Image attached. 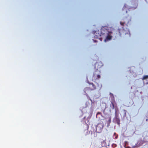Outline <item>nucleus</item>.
<instances>
[{"instance_id": "obj_1", "label": "nucleus", "mask_w": 148, "mask_h": 148, "mask_svg": "<svg viewBox=\"0 0 148 148\" xmlns=\"http://www.w3.org/2000/svg\"><path fill=\"white\" fill-rule=\"evenodd\" d=\"M103 64L101 62H97L95 64V69L96 71L94 73L92 77L89 78V80L88 79V83L89 84V87L85 88L84 89V92L86 94L91 90L96 89L100 90L102 88V85L100 82L97 83L94 81L93 82L91 83L90 82V81H96L101 77L100 75L97 74L96 72L98 71V69L101 68Z\"/></svg>"}, {"instance_id": "obj_2", "label": "nucleus", "mask_w": 148, "mask_h": 148, "mask_svg": "<svg viewBox=\"0 0 148 148\" xmlns=\"http://www.w3.org/2000/svg\"><path fill=\"white\" fill-rule=\"evenodd\" d=\"M123 20V21H121L120 22V24L122 26V28L119 29V33L121 36L127 35L129 36H130V34L128 29L127 28H124L123 27L124 25L126 22L128 23L131 21L130 19H127V17L124 18Z\"/></svg>"}, {"instance_id": "obj_3", "label": "nucleus", "mask_w": 148, "mask_h": 148, "mask_svg": "<svg viewBox=\"0 0 148 148\" xmlns=\"http://www.w3.org/2000/svg\"><path fill=\"white\" fill-rule=\"evenodd\" d=\"M108 27L106 26L103 27L100 30L101 35H106L108 34L109 31L108 30Z\"/></svg>"}, {"instance_id": "obj_4", "label": "nucleus", "mask_w": 148, "mask_h": 148, "mask_svg": "<svg viewBox=\"0 0 148 148\" xmlns=\"http://www.w3.org/2000/svg\"><path fill=\"white\" fill-rule=\"evenodd\" d=\"M104 125L103 123H98L96 128V131L98 133H101L102 131Z\"/></svg>"}, {"instance_id": "obj_5", "label": "nucleus", "mask_w": 148, "mask_h": 148, "mask_svg": "<svg viewBox=\"0 0 148 148\" xmlns=\"http://www.w3.org/2000/svg\"><path fill=\"white\" fill-rule=\"evenodd\" d=\"M93 33L94 34V37L95 38H97L101 36L100 31L99 30L93 31Z\"/></svg>"}, {"instance_id": "obj_6", "label": "nucleus", "mask_w": 148, "mask_h": 148, "mask_svg": "<svg viewBox=\"0 0 148 148\" xmlns=\"http://www.w3.org/2000/svg\"><path fill=\"white\" fill-rule=\"evenodd\" d=\"M112 32H108V34H106V39L105 40V41H106L108 40H110L112 38V36L111 35V34H112Z\"/></svg>"}, {"instance_id": "obj_7", "label": "nucleus", "mask_w": 148, "mask_h": 148, "mask_svg": "<svg viewBox=\"0 0 148 148\" xmlns=\"http://www.w3.org/2000/svg\"><path fill=\"white\" fill-rule=\"evenodd\" d=\"M111 103L110 104V107L112 109H113L114 108V103H115V100H111Z\"/></svg>"}, {"instance_id": "obj_8", "label": "nucleus", "mask_w": 148, "mask_h": 148, "mask_svg": "<svg viewBox=\"0 0 148 148\" xmlns=\"http://www.w3.org/2000/svg\"><path fill=\"white\" fill-rule=\"evenodd\" d=\"M108 120L107 121V123H108L107 126L108 127L110 125V124L111 123V117L110 116V117H109L108 118Z\"/></svg>"}, {"instance_id": "obj_9", "label": "nucleus", "mask_w": 148, "mask_h": 148, "mask_svg": "<svg viewBox=\"0 0 148 148\" xmlns=\"http://www.w3.org/2000/svg\"><path fill=\"white\" fill-rule=\"evenodd\" d=\"M110 97L111 98V100H115L113 94L110 93Z\"/></svg>"}, {"instance_id": "obj_10", "label": "nucleus", "mask_w": 148, "mask_h": 148, "mask_svg": "<svg viewBox=\"0 0 148 148\" xmlns=\"http://www.w3.org/2000/svg\"><path fill=\"white\" fill-rule=\"evenodd\" d=\"M115 120L117 122V123L118 124H119L120 122V120L119 119V118H115Z\"/></svg>"}, {"instance_id": "obj_11", "label": "nucleus", "mask_w": 148, "mask_h": 148, "mask_svg": "<svg viewBox=\"0 0 148 148\" xmlns=\"http://www.w3.org/2000/svg\"><path fill=\"white\" fill-rule=\"evenodd\" d=\"M148 78V75H145L143 76V78L142 79V80H143L144 79H146Z\"/></svg>"}, {"instance_id": "obj_12", "label": "nucleus", "mask_w": 148, "mask_h": 148, "mask_svg": "<svg viewBox=\"0 0 148 148\" xmlns=\"http://www.w3.org/2000/svg\"><path fill=\"white\" fill-rule=\"evenodd\" d=\"M85 104L86 105L85 107H88L89 105V101H86V103Z\"/></svg>"}, {"instance_id": "obj_13", "label": "nucleus", "mask_w": 148, "mask_h": 148, "mask_svg": "<svg viewBox=\"0 0 148 148\" xmlns=\"http://www.w3.org/2000/svg\"><path fill=\"white\" fill-rule=\"evenodd\" d=\"M118 118V114L117 113L116 111L115 112V118Z\"/></svg>"}, {"instance_id": "obj_14", "label": "nucleus", "mask_w": 148, "mask_h": 148, "mask_svg": "<svg viewBox=\"0 0 148 148\" xmlns=\"http://www.w3.org/2000/svg\"><path fill=\"white\" fill-rule=\"evenodd\" d=\"M123 111L125 112V115L126 112V111L125 110H124Z\"/></svg>"}, {"instance_id": "obj_15", "label": "nucleus", "mask_w": 148, "mask_h": 148, "mask_svg": "<svg viewBox=\"0 0 148 148\" xmlns=\"http://www.w3.org/2000/svg\"><path fill=\"white\" fill-rule=\"evenodd\" d=\"M125 8H123V10H126V9H125Z\"/></svg>"}, {"instance_id": "obj_16", "label": "nucleus", "mask_w": 148, "mask_h": 148, "mask_svg": "<svg viewBox=\"0 0 148 148\" xmlns=\"http://www.w3.org/2000/svg\"><path fill=\"white\" fill-rule=\"evenodd\" d=\"M137 5H137H137H136V7L134 8H137Z\"/></svg>"}, {"instance_id": "obj_17", "label": "nucleus", "mask_w": 148, "mask_h": 148, "mask_svg": "<svg viewBox=\"0 0 148 148\" xmlns=\"http://www.w3.org/2000/svg\"><path fill=\"white\" fill-rule=\"evenodd\" d=\"M125 143L126 144L127 143V142L126 141H125Z\"/></svg>"}, {"instance_id": "obj_18", "label": "nucleus", "mask_w": 148, "mask_h": 148, "mask_svg": "<svg viewBox=\"0 0 148 148\" xmlns=\"http://www.w3.org/2000/svg\"><path fill=\"white\" fill-rule=\"evenodd\" d=\"M127 148H131V147H127Z\"/></svg>"}, {"instance_id": "obj_19", "label": "nucleus", "mask_w": 148, "mask_h": 148, "mask_svg": "<svg viewBox=\"0 0 148 148\" xmlns=\"http://www.w3.org/2000/svg\"><path fill=\"white\" fill-rule=\"evenodd\" d=\"M126 13H127V11H126Z\"/></svg>"}, {"instance_id": "obj_20", "label": "nucleus", "mask_w": 148, "mask_h": 148, "mask_svg": "<svg viewBox=\"0 0 148 148\" xmlns=\"http://www.w3.org/2000/svg\"><path fill=\"white\" fill-rule=\"evenodd\" d=\"M125 145H126V144L125 145H124V147H125Z\"/></svg>"}, {"instance_id": "obj_21", "label": "nucleus", "mask_w": 148, "mask_h": 148, "mask_svg": "<svg viewBox=\"0 0 148 148\" xmlns=\"http://www.w3.org/2000/svg\"><path fill=\"white\" fill-rule=\"evenodd\" d=\"M146 120V121H147V119Z\"/></svg>"}]
</instances>
